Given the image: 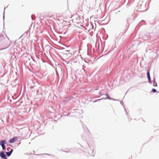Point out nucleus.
<instances>
[{"label": "nucleus", "mask_w": 159, "mask_h": 159, "mask_svg": "<svg viewBox=\"0 0 159 159\" xmlns=\"http://www.w3.org/2000/svg\"><path fill=\"white\" fill-rule=\"evenodd\" d=\"M2 149L0 152V157L1 158L3 159H7L6 155L5 153L4 150L6 149V147L5 146H1Z\"/></svg>", "instance_id": "obj_1"}, {"label": "nucleus", "mask_w": 159, "mask_h": 159, "mask_svg": "<svg viewBox=\"0 0 159 159\" xmlns=\"http://www.w3.org/2000/svg\"><path fill=\"white\" fill-rule=\"evenodd\" d=\"M97 12L99 14V15H98V16L101 17L103 19H105L107 16H105V15L106 14V13H105V11H104L103 12L102 11H97Z\"/></svg>", "instance_id": "obj_2"}, {"label": "nucleus", "mask_w": 159, "mask_h": 159, "mask_svg": "<svg viewBox=\"0 0 159 159\" xmlns=\"http://www.w3.org/2000/svg\"><path fill=\"white\" fill-rule=\"evenodd\" d=\"M71 18H73V19L77 21L81 20V18L80 16L76 13L75 14L71 15Z\"/></svg>", "instance_id": "obj_3"}, {"label": "nucleus", "mask_w": 159, "mask_h": 159, "mask_svg": "<svg viewBox=\"0 0 159 159\" xmlns=\"http://www.w3.org/2000/svg\"><path fill=\"white\" fill-rule=\"evenodd\" d=\"M146 74L148 83L150 84H152V81L151 80L149 70L147 71Z\"/></svg>", "instance_id": "obj_4"}, {"label": "nucleus", "mask_w": 159, "mask_h": 159, "mask_svg": "<svg viewBox=\"0 0 159 159\" xmlns=\"http://www.w3.org/2000/svg\"><path fill=\"white\" fill-rule=\"evenodd\" d=\"M18 140V137L16 136H14L12 138L9 139V142L10 143H12Z\"/></svg>", "instance_id": "obj_5"}, {"label": "nucleus", "mask_w": 159, "mask_h": 159, "mask_svg": "<svg viewBox=\"0 0 159 159\" xmlns=\"http://www.w3.org/2000/svg\"><path fill=\"white\" fill-rule=\"evenodd\" d=\"M7 144V141L6 139H4L0 141V145L1 146H5V144Z\"/></svg>", "instance_id": "obj_6"}, {"label": "nucleus", "mask_w": 159, "mask_h": 159, "mask_svg": "<svg viewBox=\"0 0 159 159\" xmlns=\"http://www.w3.org/2000/svg\"><path fill=\"white\" fill-rule=\"evenodd\" d=\"M75 148H66V149L67 150V151H65V150H61V151L64 152H65L66 153H68V152H72L73 151H72Z\"/></svg>", "instance_id": "obj_7"}, {"label": "nucleus", "mask_w": 159, "mask_h": 159, "mask_svg": "<svg viewBox=\"0 0 159 159\" xmlns=\"http://www.w3.org/2000/svg\"><path fill=\"white\" fill-rule=\"evenodd\" d=\"M74 98V97H72V96H70L69 97H66L65 99V102L66 103L68 102H70L72 99H73Z\"/></svg>", "instance_id": "obj_8"}, {"label": "nucleus", "mask_w": 159, "mask_h": 159, "mask_svg": "<svg viewBox=\"0 0 159 159\" xmlns=\"http://www.w3.org/2000/svg\"><path fill=\"white\" fill-rule=\"evenodd\" d=\"M147 23L145 20H141L138 24L137 26L140 27L141 26L144 25H146Z\"/></svg>", "instance_id": "obj_9"}, {"label": "nucleus", "mask_w": 159, "mask_h": 159, "mask_svg": "<svg viewBox=\"0 0 159 159\" xmlns=\"http://www.w3.org/2000/svg\"><path fill=\"white\" fill-rule=\"evenodd\" d=\"M5 39V37L4 35L2 34H0V41H2L3 40Z\"/></svg>", "instance_id": "obj_10"}, {"label": "nucleus", "mask_w": 159, "mask_h": 159, "mask_svg": "<svg viewBox=\"0 0 159 159\" xmlns=\"http://www.w3.org/2000/svg\"><path fill=\"white\" fill-rule=\"evenodd\" d=\"M104 95L106 96V98H104V99H111V98L109 95H108V94L107 93H105Z\"/></svg>", "instance_id": "obj_11"}, {"label": "nucleus", "mask_w": 159, "mask_h": 159, "mask_svg": "<svg viewBox=\"0 0 159 159\" xmlns=\"http://www.w3.org/2000/svg\"><path fill=\"white\" fill-rule=\"evenodd\" d=\"M83 127L84 129L86 132H89V130H88V128L86 126H83Z\"/></svg>", "instance_id": "obj_12"}, {"label": "nucleus", "mask_w": 159, "mask_h": 159, "mask_svg": "<svg viewBox=\"0 0 159 159\" xmlns=\"http://www.w3.org/2000/svg\"><path fill=\"white\" fill-rule=\"evenodd\" d=\"M5 153L6 155V156L8 157H9L11 154V153L9 152H6Z\"/></svg>", "instance_id": "obj_13"}, {"label": "nucleus", "mask_w": 159, "mask_h": 159, "mask_svg": "<svg viewBox=\"0 0 159 159\" xmlns=\"http://www.w3.org/2000/svg\"><path fill=\"white\" fill-rule=\"evenodd\" d=\"M90 151H91V153L92 154V156H94L95 154V152H94L93 149H91V148H90Z\"/></svg>", "instance_id": "obj_14"}, {"label": "nucleus", "mask_w": 159, "mask_h": 159, "mask_svg": "<svg viewBox=\"0 0 159 159\" xmlns=\"http://www.w3.org/2000/svg\"><path fill=\"white\" fill-rule=\"evenodd\" d=\"M67 55L68 58L71 57L72 56V54L71 53H68V54L66 53Z\"/></svg>", "instance_id": "obj_15"}, {"label": "nucleus", "mask_w": 159, "mask_h": 159, "mask_svg": "<svg viewBox=\"0 0 159 159\" xmlns=\"http://www.w3.org/2000/svg\"><path fill=\"white\" fill-rule=\"evenodd\" d=\"M157 92V90L154 88H153L151 90L150 92H152L153 93H155Z\"/></svg>", "instance_id": "obj_16"}, {"label": "nucleus", "mask_w": 159, "mask_h": 159, "mask_svg": "<svg viewBox=\"0 0 159 159\" xmlns=\"http://www.w3.org/2000/svg\"><path fill=\"white\" fill-rule=\"evenodd\" d=\"M153 86L154 87L157 86V83L156 82H153Z\"/></svg>", "instance_id": "obj_17"}, {"label": "nucleus", "mask_w": 159, "mask_h": 159, "mask_svg": "<svg viewBox=\"0 0 159 159\" xmlns=\"http://www.w3.org/2000/svg\"><path fill=\"white\" fill-rule=\"evenodd\" d=\"M90 24H91V29H94V26L93 25V23L91 22H90Z\"/></svg>", "instance_id": "obj_18"}, {"label": "nucleus", "mask_w": 159, "mask_h": 159, "mask_svg": "<svg viewBox=\"0 0 159 159\" xmlns=\"http://www.w3.org/2000/svg\"><path fill=\"white\" fill-rule=\"evenodd\" d=\"M43 154L48 155H49V156H54L53 155H52V154H48V153H43V154H41V155H42Z\"/></svg>", "instance_id": "obj_19"}, {"label": "nucleus", "mask_w": 159, "mask_h": 159, "mask_svg": "<svg viewBox=\"0 0 159 159\" xmlns=\"http://www.w3.org/2000/svg\"><path fill=\"white\" fill-rule=\"evenodd\" d=\"M99 94L100 95V96L98 97L99 98L101 96H102V95H104L105 94V93H102V92H99Z\"/></svg>", "instance_id": "obj_20"}, {"label": "nucleus", "mask_w": 159, "mask_h": 159, "mask_svg": "<svg viewBox=\"0 0 159 159\" xmlns=\"http://www.w3.org/2000/svg\"><path fill=\"white\" fill-rule=\"evenodd\" d=\"M66 113L65 112H63V115H64V116H69V115H70V114H68L67 115H66Z\"/></svg>", "instance_id": "obj_21"}, {"label": "nucleus", "mask_w": 159, "mask_h": 159, "mask_svg": "<svg viewBox=\"0 0 159 159\" xmlns=\"http://www.w3.org/2000/svg\"><path fill=\"white\" fill-rule=\"evenodd\" d=\"M5 11H4L3 13V20L4 21V19L5 18Z\"/></svg>", "instance_id": "obj_22"}, {"label": "nucleus", "mask_w": 159, "mask_h": 159, "mask_svg": "<svg viewBox=\"0 0 159 159\" xmlns=\"http://www.w3.org/2000/svg\"><path fill=\"white\" fill-rule=\"evenodd\" d=\"M10 45H9L7 47H5L4 48H1L0 49V50H3V49H5L7 48H8L9 46H10Z\"/></svg>", "instance_id": "obj_23"}, {"label": "nucleus", "mask_w": 159, "mask_h": 159, "mask_svg": "<svg viewBox=\"0 0 159 159\" xmlns=\"http://www.w3.org/2000/svg\"><path fill=\"white\" fill-rule=\"evenodd\" d=\"M152 81L153 82H156V79L154 77H153V80Z\"/></svg>", "instance_id": "obj_24"}, {"label": "nucleus", "mask_w": 159, "mask_h": 159, "mask_svg": "<svg viewBox=\"0 0 159 159\" xmlns=\"http://www.w3.org/2000/svg\"><path fill=\"white\" fill-rule=\"evenodd\" d=\"M125 114L127 116V117H129V116L128 115V113L127 111H126L125 112Z\"/></svg>", "instance_id": "obj_25"}, {"label": "nucleus", "mask_w": 159, "mask_h": 159, "mask_svg": "<svg viewBox=\"0 0 159 159\" xmlns=\"http://www.w3.org/2000/svg\"><path fill=\"white\" fill-rule=\"evenodd\" d=\"M13 149H11V150H10V151H9V152L11 153L12 154V153L13 152Z\"/></svg>", "instance_id": "obj_26"}, {"label": "nucleus", "mask_w": 159, "mask_h": 159, "mask_svg": "<svg viewBox=\"0 0 159 159\" xmlns=\"http://www.w3.org/2000/svg\"><path fill=\"white\" fill-rule=\"evenodd\" d=\"M111 100H112L113 101H118L119 100L118 99H114L113 98H111Z\"/></svg>", "instance_id": "obj_27"}, {"label": "nucleus", "mask_w": 159, "mask_h": 159, "mask_svg": "<svg viewBox=\"0 0 159 159\" xmlns=\"http://www.w3.org/2000/svg\"><path fill=\"white\" fill-rule=\"evenodd\" d=\"M120 103L121 104V105H123V104H124V103L122 101H120Z\"/></svg>", "instance_id": "obj_28"}, {"label": "nucleus", "mask_w": 159, "mask_h": 159, "mask_svg": "<svg viewBox=\"0 0 159 159\" xmlns=\"http://www.w3.org/2000/svg\"><path fill=\"white\" fill-rule=\"evenodd\" d=\"M128 118L129 121L131 120V118H129V116L128 117Z\"/></svg>", "instance_id": "obj_29"}, {"label": "nucleus", "mask_w": 159, "mask_h": 159, "mask_svg": "<svg viewBox=\"0 0 159 159\" xmlns=\"http://www.w3.org/2000/svg\"><path fill=\"white\" fill-rule=\"evenodd\" d=\"M94 24L95 25V26H96V22H97V23L98 22V21H96V20H94Z\"/></svg>", "instance_id": "obj_30"}, {"label": "nucleus", "mask_w": 159, "mask_h": 159, "mask_svg": "<svg viewBox=\"0 0 159 159\" xmlns=\"http://www.w3.org/2000/svg\"><path fill=\"white\" fill-rule=\"evenodd\" d=\"M29 30H27L26 32H25V34H27L28 33H29Z\"/></svg>", "instance_id": "obj_31"}, {"label": "nucleus", "mask_w": 159, "mask_h": 159, "mask_svg": "<svg viewBox=\"0 0 159 159\" xmlns=\"http://www.w3.org/2000/svg\"><path fill=\"white\" fill-rule=\"evenodd\" d=\"M7 144V146H10L12 147V146H11V145H9L8 144Z\"/></svg>", "instance_id": "obj_32"}, {"label": "nucleus", "mask_w": 159, "mask_h": 159, "mask_svg": "<svg viewBox=\"0 0 159 159\" xmlns=\"http://www.w3.org/2000/svg\"><path fill=\"white\" fill-rule=\"evenodd\" d=\"M102 99H104V98H102L101 99H97V100H98V101H100V100H102Z\"/></svg>", "instance_id": "obj_33"}, {"label": "nucleus", "mask_w": 159, "mask_h": 159, "mask_svg": "<svg viewBox=\"0 0 159 159\" xmlns=\"http://www.w3.org/2000/svg\"><path fill=\"white\" fill-rule=\"evenodd\" d=\"M123 107H124V108L125 111V112H126V109H125V107L124 106H123Z\"/></svg>", "instance_id": "obj_34"}, {"label": "nucleus", "mask_w": 159, "mask_h": 159, "mask_svg": "<svg viewBox=\"0 0 159 159\" xmlns=\"http://www.w3.org/2000/svg\"><path fill=\"white\" fill-rule=\"evenodd\" d=\"M98 101V100H94V101H93V102H95Z\"/></svg>", "instance_id": "obj_35"}, {"label": "nucleus", "mask_w": 159, "mask_h": 159, "mask_svg": "<svg viewBox=\"0 0 159 159\" xmlns=\"http://www.w3.org/2000/svg\"><path fill=\"white\" fill-rule=\"evenodd\" d=\"M159 131L158 130H156L155 131V132H158Z\"/></svg>", "instance_id": "obj_36"}, {"label": "nucleus", "mask_w": 159, "mask_h": 159, "mask_svg": "<svg viewBox=\"0 0 159 159\" xmlns=\"http://www.w3.org/2000/svg\"><path fill=\"white\" fill-rule=\"evenodd\" d=\"M7 151H9V149L8 148H7Z\"/></svg>", "instance_id": "obj_37"}, {"label": "nucleus", "mask_w": 159, "mask_h": 159, "mask_svg": "<svg viewBox=\"0 0 159 159\" xmlns=\"http://www.w3.org/2000/svg\"><path fill=\"white\" fill-rule=\"evenodd\" d=\"M120 12V11H118L117 13H116V14H117V13H119V12Z\"/></svg>", "instance_id": "obj_38"}, {"label": "nucleus", "mask_w": 159, "mask_h": 159, "mask_svg": "<svg viewBox=\"0 0 159 159\" xmlns=\"http://www.w3.org/2000/svg\"><path fill=\"white\" fill-rule=\"evenodd\" d=\"M20 143V142L19 143H18L17 144V145L19 144Z\"/></svg>", "instance_id": "obj_39"}, {"label": "nucleus", "mask_w": 159, "mask_h": 159, "mask_svg": "<svg viewBox=\"0 0 159 159\" xmlns=\"http://www.w3.org/2000/svg\"><path fill=\"white\" fill-rule=\"evenodd\" d=\"M83 16H82V20H83Z\"/></svg>", "instance_id": "obj_40"}, {"label": "nucleus", "mask_w": 159, "mask_h": 159, "mask_svg": "<svg viewBox=\"0 0 159 159\" xmlns=\"http://www.w3.org/2000/svg\"><path fill=\"white\" fill-rule=\"evenodd\" d=\"M31 18H32V20H34L33 19V18H32V17H31Z\"/></svg>", "instance_id": "obj_41"}, {"label": "nucleus", "mask_w": 159, "mask_h": 159, "mask_svg": "<svg viewBox=\"0 0 159 159\" xmlns=\"http://www.w3.org/2000/svg\"><path fill=\"white\" fill-rule=\"evenodd\" d=\"M66 51L67 52H69V51H67V50H66Z\"/></svg>", "instance_id": "obj_42"}, {"label": "nucleus", "mask_w": 159, "mask_h": 159, "mask_svg": "<svg viewBox=\"0 0 159 159\" xmlns=\"http://www.w3.org/2000/svg\"><path fill=\"white\" fill-rule=\"evenodd\" d=\"M81 11V12H82V10H81V11Z\"/></svg>", "instance_id": "obj_43"}, {"label": "nucleus", "mask_w": 159, "mask_h": 159, "mask_svg": "<svg viewBox=\"0 0 159 159\" xmlns=\"http://www.w3.org/2000/svg\"><path fill=\"white\" fill-rule=\"evenodd\" d=\"M3 25H4V24H3Z\"/></svg>", "instance_id": "obj_44"}, {"label": "nucleus", "mask_w": 159, "mask_h": 159, "mask_svg": "<svg viewBox=\"0 0 159 159\" xmlns=\"http://www.w3.org/2000/svg\"><path fill=\"white\" fill-rule=\"evenodd\" d=\"M58 159H59V158H58Z\"/></svg>", "instance_id": "obj_45"}]
</instances>
